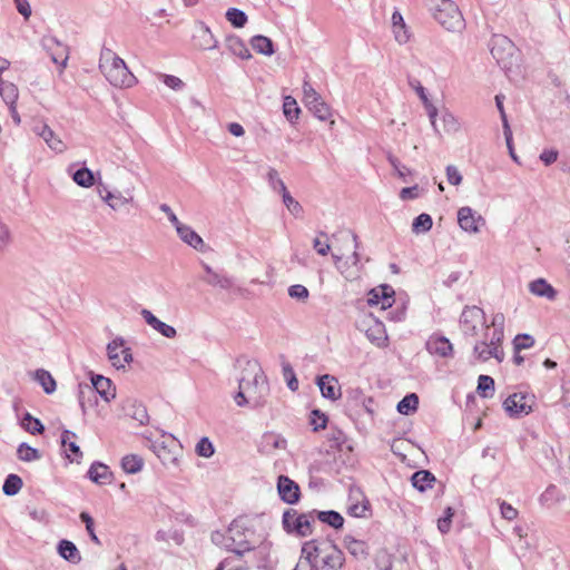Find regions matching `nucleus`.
I'll list each match as a JSON object with an SVG mask.
<instances>
[{"label":"nucleus","mask_w":570,"mask_h":570,"mask_svg":"<svg viewBox=\"0 0 570 570\" xmlns=\"http://www.w3.org/2000/svg\"><path fill=\"white\" fill-rule=\"evenodd\" d=\"M96 395L97 394L90 384H78V402L83 414L87 412L88 406H92L96 403Z\"/></svg>","instance_id":"c85d7f7f"},{"label":"nucleus","mask_w":570,"mask_h":570,"mask_svg":"<svg viewBox=\"0 0 570 570\" xmlns=\"http://www.w3.org/2000/svg\"><path fill=\"white\" fill-rule=\"evenodd\" d=\"M58 552L69 562L79 563L81 561L78 548L69 540L63 539L58 543Z\"/></svg>","instance_id":"7c9ffc66"},{"label":"nucleus","mask_w":570,"mask_h":570,"mask_svg":"<svg viewBox=\"0 0 570 570\" xmlns=\"http://www.w3.org/2000/svg\"><path fill=\"white\" fill-rule=\"evenodd\" d=\"M277 492L279 498L287 504H295L301 498L299 485L286 475L278 476Z\"/></svg>","instance_id":"f3484780"},{"label":"nucleus","mask_w":570,"mask_h":570,"mask_svg":"<svg viewBox=\"0 0 570 570\" xmlns=\"http://www.w3.org/2000/svg\"><path fill=\"white\" fill-rule=\"evenodd\" d=\"M267 180L268 185L274 191H277L279 194H285L287 191V188L284 184V181L279 178L278 173L274 168H269L267 173Z\"/></svg>","instance_id":"8fccbe9b"},{"label":"nucleus","mask_w":570,"mask_h":570,"mask_svg":"<svg viewBox=\"0 0 570 570\" xmlns=\"http://www.w3.org/2000/svg\"><path fill=\"white\" fill-rule=\"evenodd\" d=\"M99 69L114 87L129 88L137 81L125 61L108 48H104L100 52Z\"/></svg>","instance_id":"20e7f679"},{"label":"nucleus","mask_w":570,"mask_h":570,"mask_svg":"<svg viewBox=\"0 0 570 570\" xmlns=\"http://www.w3.org/2000/svg\"><path fill=\"white\" fill-rule=\"evenodd\" d=\"M317 385L324 397L335 401L341 397V387L338 381L330 375L324 374L317 377Z\"/></svg>","instance_id":"aec40b11"},{"label":"nucleus","mask_w":570,"mask_h":570,"mask_svg":"<svg viewBox=\"0 0 570 570\" xmlns=\"http://www.w3.org/2000/svg\"><path fill=\"white\" fill-rule=\"evenodd\" d=\"M0 94L9 106H13L18 99V89L11 82H1Z\"/></svg>","instance_id":"de8ad7c7"},{"label":"nucleus","mask_w":570,"mask_h":570,"mask_svg":"<svg viewBox=\"0 0 570 570\" xmlns=\"http://www.w3.org/2000/svg\"><path fill=\"white\" fill-rule=\"evenodd\" d=\"M227 21L235 28H243L247 22V16L237 8H229L225 14Z\"/></svg>","instance_id":"79ce46f5"},{"label":"nucleus","mask_w":570,"mask_h":570,"mask_svg":"<svg viewBox=\"0 0 570 570\" xmlns=\"http://www.w3.org/2000/svg\"><path fill=\"white\" fill-rule=\"evenodd\" d=\"M238 385L240 390L246 392L253 406H259L263 404V399L268 391V384L257 361L253 360L246 362Z\"/></svg>","instance_id":"423d86ee"},{"label":"nucleus","mask_w":570,"mask_h":570,"mask_svg":"<svg viewBox=\"0 0 570 570\" xmlns=\"http://www.w3.org/2000/svg\"><path fill=\"white\" fill-rule=\"evenodd\" d=\"M500 511L503 519L512 521L518 517V510L505 501L500 502Z\"/></svg>","instance_id":"69168bd1"},{"label":"nucleus","mask_w":570,"mask_h":570,"mask_svg":"<svg viewBox=\"0 0 570 570\" xmlns=\"http://www.w3.org/2000/svg\"><path fill=\"white\" fill-rule=\"evenodd\" d=\"M315 513V510L307 513H298L295 509H287L282 518L283 528L289 534L308 537L313 533Z\"/></svg>","instance_id":"1a4fd4ad"},{"label":"nucleus","mask_w":570,"mask_h":570,"mask_svg":"<svg viewBox=\"0 0 570 570\" xmlns=\"http://www.w3.org/2000/svg\"><path fill=\"white\" fill-rule=\"evenodd\" d=\"M366 336L372 343H374L379 347L384 346L387 340L383 325L380 323L368 328L366 331Z\"/></svg>","instance_id":"a19ab883"},{"label":"nucleus","mask_w":570,"mask_h":570,"mask_svg":"<svg viewBox=\"0 0 570 570\" xmlns=\"http://www.w3.org/2000/svg\"><path fill=\"white\" fill-rule=\"evenodd\" d=\"M528 288L532 295L547 298L548 301H554L558 295L554 287L544 278H537L530 282Z\"/></svg>","instance_id":"5701e85b"},{"label":"nucleus","mask_w":570,"mask_h":570,"mask_svg":"<svg viewBox=\"0 0 570 570\" xmlns=\"http://www.w3.org/2000/svg\"><path fill=\"white\" fill-rule=\"evenodd\" d=\"M197 46L203 50H212L217 47L218 41L212 33L208 26L204 22H198L195 33Z\"/></svg>","instance_id":"b1692460"},{"label":"nucleus","mask_w":570,"mask_h":570,"mask_svg":"<svg viewBox=\"0 0 570 570\" xmlns=\"http://www.w3.org/2000/svg\"><path fill=\"white\" fill-rule=\"evenodd\" d=\"M107 353L116 368H125L126 364L132 362L131 351L129 347H125V341L121 337L112 340L107 345Z\"/></svg>","instance_id":"f8f14e48"},{"label":"nucleus","mask_w":570,"mask_h":570,"mask_svg":"<svg viewBox=\"0 0 570 570\" xmlns=\"http://www.w3.org/2000/svg\"><path fill=\"white\" fill-rule=\"evenodd\" d=\"M320 236L325 237L326 240L322 242L320 237H316L313 240V248L316 250V253L321 256H326L331 250V245L328 243V236L325 232H320Z\"/></svg>","instance_id":"5fc2aeb1"},{"label":"nucleus","mask_w":570,"mask_h":570,"mask_svg":"<svg viewBox=\"0 0 570 570\" xmlns=\"http://www.w3.org/2000/svg\"><path fill=\"white\" fill-rule=\"evenodd\" d=\"M433 220L429 214H420L414 218L412 224V230L415 234H423L429 232L432 228Z\"/></svg>","instance_id":"58836bf2"},{"label":"nucleus","mask_w":570,"mask_h":570,"mask_svg":"<svg viewBox=\"0 0 570 570\" xmlns=\"http://www.w3.org/2000/svg\"><path fill=\"white\" fill-rule=\"evenodd\" d=\"M504 322L503 313H495L489 325V330L484 332L482 338L476 341L473 346V355L478 361L487 362L491 357L498 362H502L504 353L502 350V341L504 336Z\"/></svg>","instance_id":"f257e3e1"},{"label":"nucleus","mask_w":570,"mask_h":570,"mask_svg":"<svg viewBox=\"0 0 570 570\" xmlns=\"http://www.w3.org/2000/svg\"><path fill=\"white\" fill-rule=\"evenodd\" d=\"M179 238L197 250H203L205 244L203 238L187 225H179L176 229Z\"/></svg>","instance_id":"bb28decb"},{"label":"nucleus","mask_w":570,"mask_h":570,"mask_svg":"<svg viewBox=\"0 0 570 570\" xmlns=\"http://www.w3.org/2000/svg\"><path fill=\"white\" fill-rule=\"evenodd\" d=\"M425 347L431 355L438 357H451L453 355V345L445 336L432 335L425 343Z\"/></svg>","instance_id":"6ab92c4d"},{"label":"nucleus","mask_w":570,"mask_h":570,"mask_svg":"<svg viewBox=\"0 0 570 570\" xmlns=\"http://www.w3.org/2000/svg\"><path fill=\"white\" fill-rule=\"evenodd\" d=\"M144 466V460L137 454L125 455L121 460V468L126 473H138Z\"/></svg>","instance_id":"f704fd0d"},{"label":"nucleus","mask_w":570,"mask_h":570,"mask_svg":"<svg viewBox=\"0 0 570 570\" xmlns=\"http://www.w3.org/2000/svg\"><path fill=\"white\" fill-rule=\"evenodd\" d=\"M283 376L287 382V386L291 391H296L298 389V380L296 379L295 372L292 365L287 362L282 364Z\"/></svg>","instance_id":"3c124183"},{"label":"nucleus","mask_w":570,"mask_h":570,"mask_svg":"<svg viewBox=\"0 0 570 570\" xmlns=\"http://www.w3.org/2000/svg\"><path fill=\"white\" fill-rule=\"evenodd\" d=\"M90 385L96 394H99L106 402H110L116 397V390L112 387L111 380L102 375H92Z\"/></svg>","instance_id":"412c9836"},{"label":"nucleus","mask_w":570,"mask_h":570,"mask_svg":"<svg viewBox=\"0 0 570 570\" xmlns=\"http://www.w3.org/2000/svg\"><path fill=\"white\" fill-rule=\"evenodd\" d=\"M299 111L296 100L291 96H286L284 98L283 112L287 120L295 122L298 119Z\"/></svg>","instance_id":"ea45409f"},{"label":"nucleus","mask_w":570,"mask_h":570,"mask_svg":"<svg viewBox=\"0 0 570 570\" xmlns=\"http://www.w3.org/2000/svg\"><path fill=\"white\" fill-rule=\"evenodd\" d=\"M228 551L243 556L255 548L259 538L256 537L253 520L247 517L236 518L228 527Z\"/></svg>","instance_id":"39448f33"},{"label":"nucleus","mask_w":570,"mask_h":570,"mask_svg":"<svg viewBox=\"0 0 570 570\" xmlns=\"http://www.w3.org/2000/svg\"><path fill=\"white\" fill-rule=\"evenodd\" d=\"M97 191L100 198L114 210H119L124 206L132 203L134 195L131 189H126L125 191L114 190L110 191L107 189L105 185L101 183L97 186Z\"/></svg>","instance_id":"9b49d317"},{"label":"nucleus","mask_w":570,"mask_h":570,"mask_svg":"<svg viewBox=\"0 0 570 570\" xmlns=\"http://www.w3.org/2000/svg\"><path fill=\"white\" fill-rule=\"evenodd\" d=\"M288 295L292 298L305 302L309 296V292L304 285L295 284L288 287Z\"/></svg>","instance_id":"4d7b16f0"},{"label":"nucleus","mask_w":570,"mask_h":570,"mask_svg":"<svg viewBox=\"0 0 570 570\" xmlns=\"http://www.w3.org/2000/svg\"><path fill=\"white\" fill-rule=\"evenodd\" d=\"M11 242V233L9 227L0 220V252H3Z\"/></svg>","instance_id":"e2e57ef3"},{"label":"nucleus","mask_w":570,"mask_h":570,"mask_svg":"<svg viewBox=\"0 0 570 570\" xmlns=\"http://www.w3.org/2000/svg\"><path fill=\"white\" fill-rule=\"evenodd\" d=\"M531 399L523 393H513L503 402V407L510 416L527 415L532 411Z\"/></svg>","instance_id":"2eb2a0df"},{"label":"nucleus","mask_w":570,"mask_h":570,"mask_svg":"<svg viewBox=\"0 0 570 570\" xmlns=\"http://www.w3.org/2000/svg\"><path fill=\"white\" fill-rule=\"evenodd\" d=\"M32 131L40 137L52 151L62 154L68 149L67 144L47 124H35Z\"/></svg>","instance_id":"4468645a"},{"label":"nucleus","mask_w":570,"mask_h":570,"mask_svg":"<svg viewBox=\"0 0 570 570\" xmlns=\"http://www.w3.org/2000/svg\"><path fill=\"white\" fill-rule=\"evenodd\" d=\"M159 78L167 87L175 91H180L185 87L184 81L176 76L159 73Z\"/></svg>","instance_id":"6e6d98bb"},{"label":"nucleus","mask_w":570,"mask_h":570,"mask_svg":"<svg viewBox=\"0 0 570 570\" xmlns=\"http://www.w3.org/2000/svg\"><path fill=\"white\" fill-rule=\"evenodd\" d=\"M206 282L209 285L219 286L220 288L228 289L232 286V281L225 276H222L217 273H212L210 277L206 278Z\"/></svg>","instance_id":"052dcab7"},{"label":"nucleus","mask_w":570,"mask_h":570,"mask_svg":"<svg viewBox=\"0 0 570 570\" xmlns=\"http://www.w3.org/2000/svg\"><path fill=\"white\" fill-rule=\"evenodd\" d=\"M249 43L257 53L272 56L275 52L273 41L265 36H254L252 37Z\"/></svg>","instance_id":"473e14b6"},{"label":"nucleus","mask_w":570,"mask_h":570,"mask_svg":"<svg viewBox=\"0 0 570 570\" xmlns=\"http://www.w3.org/2000/svg\"><path fill=\"white\" fill-rule=\"evenodd\" d=\"M446 178L448 181L453 186H459L462 183V175L460 174L459 169L453 165H449L446 167Z\"/></svg>","instance_id":"774afa93"},{"label":"nucleus","mask_w":570,"mask_h":570,"mask_svg":"<svg viewBox=\"0 0 570 570\" xmlns=\"http://www.w3.org/2000/svg\"><path fill=\"white\" fill-rule=\"evenodd\" d=\"M395 292L390 285H381L370 291L368 305H381L383 309L391 307L394 303Z\"/></svg>","instance_id":"a211bd4d"},{"label":"nucleus","mask_w":570,"mask_h":570,"mask_svg":"<svg viewBox=\"0 0 570 570\" xmlns=\"http://www.w3.org/2000/svg\"><path fill=\"white\" fill-rule=\"evenodd\" d=\"M88 476L97 484H108L111 482L112 473L106 464L94 462L88 470Z\"/></svg>","instance_id":"393cba45"},{"label":"nucleus","mask_w":570,"mask_h":570,"mask_svg":"<svg viewBox=\"0 0 570 570\" xmlns=\"http://www.w3.org/2000/svg\"><path fill=\"white\" fill-rule=\"evenodd\" d=\"M195 452L198 456L209 459L215 453V446L213 442L207 438L203 436L195 446Z\"/></svg>","instance_id":"a18cd8bd"},{"label":"nucleus","mask_w":570,"mask_h":570,"mask_svg":"<svg viewBox=\"0 0 570 570\" xmlns=\"http://www.w3.org/2000/svg\"><path fill=\"white\" fill-rule=\"evenodd\" d=\"M453 514L452 508L448 507L444 517L438 520V529L441 533H448L450 531Z\"/></svg>","instance_id":"bf43d9fd"},{"label":"nucleus","mask_w":570,"mask_h":570,"mask_svg":"<svg viewBox=\"0 0 570 570\" xmlns=\"http://www.w3.org/2000/svg\"><path fill=\"white\" fill-rule=\"evenodd\" d=\"M282 198H283L284 205L286 206V208L289 210L291 214H293L296 217L302 215L303 207L296 199H294L292 197V195L288 191L283 194Z\"/></svg>","instance_id":"864d4df0"},{"label":"nucleus","mask_w":570,"mask_h":570,"mask_svg":"<svg viewBox=\"0 0 570 570\" xmlns=\"http://www.w3.org/2000/svg\"><path fill=\"white\" fill-rule=\"evenodd\" d=\"M346 550L356 559L365 560L368 556V547L365 541L357 540L352 535H345L343 540Z\"/></svg>","instance_id":"a878e982"},{"label":"nucleus","mask_w":570,"mask_h":570,"mask_svg":"<svg viewBox=\"0 0 570 570\" xmlns=\"http://www.w3.org/2000/svg\"><path fill=\"white\" fill-rule=\"evenodd\" d=\"M306 107L320 120H327L332 115L330 106L322 99V97Z\"/></svg>","instance_id":"4c0bfd02"},{"label":"nucleus","mask_w":570,"mask_h":570,"mask_svg":"<svg viewBox=\"0 0 570 570\" xmlns=\"http://www.w3.org/2000/svg\"><path fill=\"white\" fill-rule=\"evenodd\" d=\"M72 179L78 186L85 188H89L95 184L94 173L87 167L76 170L72 175Z\"/></svg>","instance_id":"c9c22d12"},{"label":"nucleus","mask_w":570,"mask_h":570,"mask_svg":"<svg viewBox=\"0 0 570 570\" xmlns=\"http://www.w3.org/2000/svg\"><path fill=\"white\" fill-rule=\"evenodd\" d=\"M419 405V396L415 393H411L405 395L399 403H397V411L401 414L409 415L410 413L416 411Z\"/></svg>","instance_id":"e433bc0d"},{"label":"nucleus","mask_w":570,"mask_h":570,"mask_svg":"<svg viewBox=\"0 0 570 570\" xmlns=\"http://www.w3.org/2000/svg\"><path fill=\"white\" fill-rule=\"evenodd\" d=\"M534 344V338L528 334L518 335L514 338V347L517 351L525 350Z\"/></svg>","instance_id":"0e129e2a"},{"label":"nucleus","mask_w":570,"mask_h":570,"mask_svg":"<svg viewBox=\"0 0 570 570\" xmlns=\"http://www.w3.org/2000/svg\"><path fill=\"white\" fill-rule=\"evenodd\" d=\"M318 519L321 522L326 523L334 529H341L344 524L343 517L333 510L330 511H316L315 519Z\"/></svg>","instance_id":"72a5a7b5"},{"label":"nucleus","mask_w":570,"mask_h":570,"mask_svg":"<svg viewBox=\"0 0 570 570\" xmlns=\"http://www.w3.org/2000/svg\"><path fill=\"white\" fill-rule=\"evenodd\" d=\"M490 51L498 63L505 66L507 60L513 56L515 47L508 37L494 35L490 41Z\"/></svg>","instance_id":"ddd939ff"},{"label":"nucleus","mask_w":570,"mask_h":570,"mask_svg":"<svg viewBox=\"0 0 570 570\" xmlns=\"http://www.w3.org/2000/svg\"><path fill=\"white\" fill-rule=\"evenodd\" d=\"M303 95L305 106L315 102L321 97L307 80L303 83Z\"/></svg>","instance_id":"13d9d810"},{"label":"nucleus","mask_w":570,"mask_h":570,"mask_svg":"<svg viewBox=\"0 0 570 570\" xmlns=\"http://www.w3.org/2000/svg\"><path fill=\"white\" fill-rule=\"evenodd\" d=\"M40 43L50 56L51 61L59 67V72L62 73L68 65L69 47L50 35L43 36Z\"/></svg>","instance_id":"9d476101"},{"label":"nucleus","mask_w":570,"mask_h":570,"mask_svg":"<svg viewBox=\"0 0 570 570\" xmlns=\"http://www.w3.org/2000/svg\"><path fill=\"white\" fill-rule=\"evenodd\" d=\"M140 314L145 322L163 336L167 338H174L176 336V330L171 325L158 320L150 311L144 308Z\"/></svg>","instance_id":"4be33fe9"},{"label":"nucleus","mask_w":570,"mask_h":570,"mask_svg":"<svg viewBox=\"0 0 570 570\" xmlns=\"http://www.w3.org/2000/svg\"><path fill=\"white\" fill-rule=\"evenodd\" d=\"M80 519L81 521L86 524V530L90 537V539L96 543V544H100V540L98 539V537L96 535L95 533V529H94V519L90 517L89 513L87 512H81L80 513Z\"/></svg>","instance_id":"680f3d73"},{"label":"nucleus","mask_w":570,"mask_h":570,"mask_svg":"<svg viewBox=\"0 0 570 570\" xmlns=\"http://www.w3.org/2000/svg\"><path fill=\"white\" fill-rule=\"evenodd\" d=\"M22 488V480L17 474H9L3 483L2 491L7 495L17 494Z\"/></svg>","instance_id":"37998d69"},{"label":"nucleus","mask_w":570,"mask_h":570,"mask_svg":"<svg viewBox=\"0 0 570 570\" xmlns=\"http://www.w3.org/2000/svg\"><path fill=\"white\" fill-rule=\"evenodd\" d=\"M32 379L41 385L45 393L47 394H52L57 389L56 380L48 371L43 368L35 371L32 373Z\"/></svg>","instance_id":"2f4dec72"},{"label":"nucleus","mask_w":570,"mask_h":570,"mask_svg":"<svg viewBox=\"0 0 570 570\" xmlns=\"http://www.w3.org/2000/svg\"><path fill=\"white\" fill-rule=\"evenodd\" d=\"M71 438H76V434L69 430H65L61 434V444L62 446L67 448V450L70 451L76 458H81L82 452L75 442L70 441Z\"/></svg>","instance_id":"09e8293b"},{"label":"nucleus","mask_w":570,"mask_h":570,"mask_svg":"<svg viewBox=\"0 0 570 570\" xmlns=\"http://www.w3.org/2000/svg\"><path fill=\"white\" fill-rule=\"evenodd\" d=\"M459 325L465 337L479 338L478 341L489 330L485 313L478 306H465L461 313Z\"/></svg>","instance_id":"6e6552de"},{"label":"nucleus","mask_w":570,"mask_h":570,"mask_svg":"<svg viewBox=\"0 0 570 570\" xmlns=\"http://www.w3.org/2000/svg\"><path fill=\"white\" fill-rule=\"evenodd\" d=\"M302 556L314 570H342L345 561L344 553L337 546L331 542L317 544L315 540L303 544Z\"/></svg>","instance_id":"f03ea898"},{"label":"nucleus","mask_w":570,"mask_h":570,"mask_svg":"<svg viewBox=\"0 0 570 570\" xmlns=\"http://www.w3.org/2000/svg\"><path fill=\"white\" fill-rule=\"evenodd\" d=\"M412 485L420 492L432 488L435 476L428 470H420L413 473L411 478Z\"/></svg>","instance_id":"c756f323"},{"label":"nucleus","mask_w":570,"mask_h":570,"mask_svg":"<svg viewBox=\"0 0 570 570\" xmlns=\"http://www.w3.org/2000/svg\"><path fill=\"white\" fill-rule=\"evenodd\" d=\"M476 389L481 396L491 397L494 393V380L489 375H480Z\"/></svg>","instance_id":"c03bdc74"},{"label":"nucleus","mask_w":570,"mask_h":570,"mask_svg":"<svg viewBox=\"0 0 570 570\" xmlns=\"http://www.w3.org/2000/svg\"><path fill=\"white\" fill-rule=\"evenodd\" d=\"M458 223L464 232L478 234L480 232V225H484L485 220L471 207L465 206L458 210Z\"/></svg>","instance_id":"dca6fc26"},{"label":"nucleus","mask_w":570,"mask_h":570,"mask_svg":"<svg viewBox=\"0 0 570 570\" xmlns=\"http://www.w3.org/2000/svg\"><path fill=\"white\" fill-rule=\"evenodd\" d=\"M18 458L24 462H32L40 459V453L37 449L21 443L17 450Z\"/></svg>","instance_id":"49530a36"},{"label":"nucleus","mask_w":570,"mask_h":570,"mask_svg":"<svg viewBox=\"0 0 570 570\" xmlns=\"http://www.w3.org/2000/svg\"><path fill=\"white\" fill-rule=\"evenodd\" d=\"M424 6L432 13L433 18L445 30L460 32L464 29L465 22L459 7L452 0H423Z\"/></svg>","instance_id":"0eeeda50"},{"label":"nucleus","mask_w":570,"mask_h":570,"mask_svg":"<svg viewBox=\"0 0 570 570\" xmlns=\"http://www.w3.org/2000/svg\"><path fill=\"white\" fill-rule=\"evenodd\" d=\"M340 239L343 243H352L353 252L351 255L344 256V254H332L334 265L343 277L347 281L358 279L364 271L363 257L360 253V239L358 236L352 230L341 232L338 234ZM337 234H333L332 238H336Z\"/></svg>","instance_id":"7ed1b4c3"},{"label":"nucleus","mask_w":570,"mask_h":570,"mask_svg":"<svg viewBox=\"0 0 570 570\" xmlns=\"http://www.w3.org/2000/svg\"><path fill=\"white\" fill-rule=\"evenodd\" d=\"M22 426L31 434H39L43 431L42 423L27 413L22 420Z\"/></svg>","instance_id":"603ef678"},{"label":"nucleus","mask_w":570,"mask_h":570,"mask_svg":"<svg viewBox=\"0 0 570 570\" xmlns=\"http://www.w3.org/2000/svg\"><path fill=\"white\" fill-rule=\"evenodd\" d=\"M387 159H389V163L391 164V166L397 173L399 177H401L406 183L407 180L405 179V176H406V174L410 173V169L407 167L403 166L400 163V160L392 155H389Z\"/></svg>","instance_id":"338daca9"},{"label":"nucleus","mask_w":570,"mask_h":570,"mask_svg":"<svg viewBox=\"0 0 570 570\" xmlns=\"http://www.w3.org/2000/svg\"><path fill=\"white\" fill-rule=\"evenodd\" d=\"M227 49L240 59L248 60L252 58V53L248 50L245 42L236 35H229L225 39Z\"/></svg>","instance_id":"cd10ccee"}]
</instances>
